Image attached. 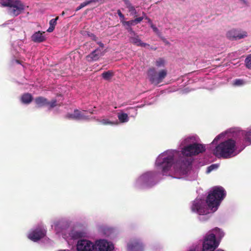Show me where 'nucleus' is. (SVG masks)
I'll use <instances>...</instances> for the list:
<instances>
[{"label":"nucleus","mask_w":251,"mask_h":251,"mask_svg":"<svg viewBox=\"0 0 251 251\" xmlns=\"http://www.w3.org/2000/svg\"><path fill=\"white\" fill-rule=\"evenodd\" d=\"M178 150H168L156 158L155 165L163 175L175 178L197 179L198 173L192 169L193 157L205 152L206 146L196 134L183 136L179 141Z\"/></svg>","instance_id":"nucleus-1"},{"label":"nucleus","mask_w":251,"mask_h":251,"mask_svg":"<svg viewBox=\"0 0 251 251\" xmlns=\"http://www.w3.org/2000/svg\"><path fill=\"white\" fill-rule=\"evenodd\" d=\"M228 133H231V135H228L227 139L220 143L213 150V154L218 158H230L236 156L243 150L235 132L231 129L219 134L214 138L212 143L216 144Z\"/></svg>","instance_id":"nucleus-2"},{"label":"nucleus","mask_w":251,"mask_h":251,"mask_svg":"<svg viewBox=\"0 0 251 251\" xmlns=\"http://www.w3.org/2000/svg\"><path fill=\"white\" fill-rule=\"evenodd\" d=\"M155 167L157 171H146L137 177L133 183L134 187L137 189H149L158 184L161 180L160 176L163 175L161 171Z\"/></svg>","instance_id":"nucleus-3"},{"label":"nucleus","mask_w":251,"mask_h":251,"mask_svg":"<svg viewBox=\"0 0 251 251\" xmlns=\"http://www.w3.org/2000/svg\"><path fill=\"white\" fill-rule=\"evenodd\" d=\"M226 194L225 189L220 186H214L210 190L206 198V202L212 212L217 210Z\"/></svg>","instance_id":"nucleus-4"},{"label":"nucleus","mask_w":251,"mask_h":251,"mask_svg":"<svg viewBox=\"0 0 251 251\" xmlns=\"http://www.w3.org/2000/svg\"><path fill=\"white\" fill-rule=\"evenodd\" d=\"M190 207L192 212L199 215L198 219L201 222L207 221L214 212L210 209L204 198L198 197L192 202Z\"/></svg>","instance_id":"nucleus-5"},{"label":"nucleus","mask_w":251,"mask_h":251,"mask_svg":"<svg viewBox=\"0 0 251 251\" xmlns=\"http://www.w3.org/2000/svg\"><path fill=\"white\" fill-rule=\"evenodd\" d=\"M0 4L3 7H7L8 13L13 17L19 15L25 10V5L20 0H3Z\"/></svg>","instance_id":"nucleus-6"},{"label":"nucleus","mask_w":251,"mask_h":251,"mask_svg":"<svg viewBox=\"0 0 251 251\" xmlns=\"http://www.w3.org/2000/svg\"><path fill=\"white\" fill-rule=\"evenodd\" d=\"M224 236V233L221 229L215 227L208 231V244L212 249L210 251H224L221 249L215 251L219 245L220 240Z\"/></svg>","instance_id":"nucleus-7"},{"label":"nucleus","mask_w":251,"mask_h":251,"mask_svg":"<svg viewBox=\"0 0 251 251\" xmlns=\"http://www.w3.org/2000/svg\"><path fill=\"white\" fill-rule=\"evenodd\" d=\"M147 74L151 83L156 86L161 83L166 77L167 71L165 69H163L157 72L154 67H151L148 70Z\"/></svg>","instance_id":"nucleus-8"},{"label":"nucleus","mask_w":251,"mask_h":251,"mask_svg":"<svg viewBox=\"0 0 251 251\" xmlns=\"http://www.w3.org/2000/svg\"><path fill=\"white\" fill-rule=\"evenodd\" d=\"M87 232L83 229H78L76 228H72L68 230L63 239L69 244L75 240H80L81 238L86 237Z\"/></svg>","instance_id":"nucleus-9"},{"label":"nucleus","mask_w":251,"mask_h":251,"mask_svg":"<svg viewBox=\"0 0 251 251\" xmlns=\"http://www.w3.org/2000/svg\"><path fill=\"white\" fill-rule=\"evenodd\" d=\"M69 226V221L64 218L55 221L52 225V227H54L56 234L59 237H62L63 238L64 235L68 231Z\"/></svg>","instance_id":"nucleus-10"},{"label":"nucleus","mask_w":251,"mask_h":251,"mask_svg":"<svg viewBox=\"0 0 251 251\" xmlns=\"http://www.w3.org/2000/svg\"><path fill=\"white\" fill-rule=\"evenodd\" d=\"M47 233V230L42 225H38L33 227L28 234V238L31 241L36 242L44 238Z\"/></svg>","instance_id":"nucleus-11"},{"label":"nucleus","mask_w":251,"mask_h":251,"mask_svg":"<svg viewBox=\"0 0 251 251\" xmlns=\"http://www.w3.org/2000/svg\"><path fill=\"white\" fill-rule=\"evenodd\" d=\"M113 243L106 239L101 238L95 241V251H114Z\"/></svg>","instance_id":"nucleus-12"},{"label":"nucleus","mask_w":251,"mask_h":251,"mask_svg":"<svg viewBox=\"0 0 251 251\" xmlns=\"http://www.w3.org/2000/svg\"><path fill=\"white\" fill-rule=\"evenodd\" d=\"M235 134L240 141V145L244 150L246 146L251 145V128L246 130H241Z\"/></svg>","instance_id":"nucleus-13"},{"label":"nucleus","mask_w":251,"mask_h":251,"mask_svg":"<svg viewBox=\"0 0 251 251\" xmlns=\"http://www.w3.org/2000/svg\"><path fill=\"white\" fill-rule=\"evenodd\" d=\"M75 251H95V241L80 239L77 241Z\"/></svg>","instance_id":"nucleus-14"},{"label":"nucleus","mask_w":251,"mask_h":251,"mask_svg":"<svg viewBox=\"0 0 251 251\" xmlns=\"http://www.w3.org/2000/svg\"><path fill=\"white\" fill-rule=\"evenodd\" d=\"M208 231L203 237L202 248L200 244L195 243L189 247L187 251H210L212 248L208 244Z\"/></svg>","instance_id":"nucleus-15"},{"label":"nucleus","mask_w":251,"mask_h":251,"mask_svg":"<svg viewBox=\"0 0 251 251\" xmlns=\"http://www.w3.org/2000/svg\"><path fill=\"white\" fill-rule=\"evenodd\" d=\"M145 246L140 238H131L127 244V251H144Z\"/></svg>","instance_id":"nucleus-16"},{"label":"nucleus","mask_w":251,"mask_h":251,"mask_svg":"<svg viewBox=\"0 0 251 251\" xmlns=\"http://www.w3.org/2000/svg\"><path fill=\"white\" fill-rule=\"evenodd\" d=\"M66 118L69 119L75 120H85L88 119V116H86L83 111L78 109H75L73 113H68L66 114Z\"/></svg>","instance_id":"nucleus-17"},{"label":"nucleus","mask_w":251,"mask_h":251,"mask_svg":"<svg viewBox=\"0 0 251 251\" xmlns=\"http://www.w3.org/2000/svg\"><path fill=\"white\" fill-rule=\"evenodd\" d=\"M247 36V33L246 31L236 29H232L227 33V36L229 38L235 40H239Z\"/></svg>","instance_id":"nucleus-18"},{"label":"nucleus","mask_w":251,"mask_h":251,"mask_svg":"<svg viewBox=\"0 0 251 251\" xmlns=\"http://www.w3.org/2000/svg\"><path fill=\"white\" fill-rule=\"evenodd\" d=\"M103 54L104 50H102L101 49H96L87 56V59L89 61H97Z\"/></svg>","instance_id":"nucleus-19"},{"label":"nucleus","mask_w":251,"mask_h":251,"mask_svg":"<svg viewBox=\"0 0 251 251\" xmlns=\"http://www.w3.org/2000/svg\"><path fill=\"white\" fill-rule=\"evenodd\" d=\"M98 121L103 125L117 126L119 125V122L116 119L112 120V116L102 117L100 119L98 120Z\"/></svg>","instance_id":"nucleus-20"},{"label":"nucleus","mask_w":251,"mask_h":251,"mask_svg":"<svg viewBox=\"0 0 251 251\" xmlns=\"http://www.w3.org/2000/svg\"><path fill=\"white\" fill-rule=\"evenodd\" d=\"M31 40L34 43H41L45 41L46 37L44 32L40 31L34 32L31 37Z\"/></svg>","instance_id":"nucleus-21"},{"label":"nucleus","mask_w":251,"mask_h":251,"mask_svg":"<svg viewBox=\"0 0 251 251\" xmlns=\"http://www.w3.org/2000/svg\"><path fill=\"white\" fill-rule=\"evenodd\" d=\"M119 124H125L129 121V117L127 113H125L123 110H120L117 114Z\"/></svg>","instance_id":"nucleus-22"},{"label":"nucleus","mask_w":251,"mask_h":251,"mask_svg":"<svg viewBox=\"0 0 251 251\" xmlns=\"http://www.w3.org/2000/svg\"><path fill=\"white\" fill-rule=\"evenodd\" d=\"M129 41L137 46L146 47L149 46L148 44L143 42L137 34L135 35L131 36L129 37Z\"/></svg>","instance_id":"nucleus-23"},{"label":"nucleus","mask_w":251,"mask_h":251,"mask_svg":"<svg viewBox=\"0 0 251 251\" xmlns=\"http://www.w3.org/2000/svg\"><path fill=\"white\" fill-rule=\"evenodd\" d=\"M144 105H138L134 107H127L126 109L129 117L135 118L137 115V109L143 107Z\"/></svg>","instance_id":"nucleus-24"},{"label":"nucleus","mask_w":251,"mask_h":251,"mask_svg":"<svg viewBox=\"0 0 251 251\" xmlns=\"http://www.w3.org/2000/svg\"><path fill=\"white\" fill-rule=\"evenodd\" d=\"M126 5V8L128 9L130 14L132 16H136L137 12L135 9L134 6H133L129 0H123Z\"/></svg>","instance_id":"nucleus-25"},{"label":"nucleus","mask_w":251,"mask_h":251,"mask_svg":"<svg viewBox=\"0 0 251 251\" xmlns=\"http://www.w3.org/2000/svg\"><path fill=\"white\" fill-rule=\"evenodd\" d=\"M33 97L29 93H25L21 97V101L25 104H29L32 100Z\"/></svg>","instance_id":"nucleus-26"},{"label":"nucleus","mask_w":251,"mask_h":251,"mask_svg":"<svg viewBox=\"0 0 251 251\" xmlns=\"http://www.w3.org/2000/svg\"><path fill=\"white\" fill-rule=\"evenodd\" d=\"M35 102L39 107L47 106L48 100L45 98L43 97H39L35 99Z\"/></svg>","instance_id":"nucleus-27"},{"label":"nucleus","mask_w":251,"mask_h":251,"mask_svg":"<svg viewBox=\"0 0 251 251\" xmlns=\"http://www.w3.org/2000/svg\"><path fill=\"white\" fill-rule=\"evenodd\" d=\"M247 83V81L241 78L235 79L232 82V85L234 87H242L245 85Z\"/></svg>","instance_id":"nucleus-28"},{"label":"nucleus","mask_w":251,"mask_h":251,"mask_svg":"<svg viewBox=\"0 0 251 251\" xmlns=\"http://www.w3.org/2000/svg\"><path fill=\"white\" fill-rule=\"evenodd\" d=\"M99 0H88L85 1H84L83 2L80 3L79 6H78L76 9V11H78L80 10L81 8L84 7L85 6L92 3L93 2H96L98 1Z\"/></svg>","instance_id":"nucleus-29"},{"label":"nucleus","mask_w":251,"mask_h":251,"mask_svg":"<svg viewBox=\"0 0 251 251\" xmlns=\"http://www.w3.org/2000/svg\"><path fill=\"white\" fill-rule=\"evenodd\" d=\"M22 41L18 40L12 44V47L16 51L19 52L21 51L20 46H22Z\"/></svg>","instance_id":"nucleus-30"},{"label":"nucleus","mask_w":251,"mask_h":251,"mask_svg":"<svg viewBox=\"0 0 251 251\" xmlns=\"http://www.w3.org/2000/svg\"><path fill=\"white\" fill-rule=\"evenodd\" d=\"M101 75L104 79L106 80H108L111 78V77L113 75V73L111 71H108L106 72H104Z\"/></svg>","instance_id":"nucleus-31"},{"label":"nucleus","mask_w":251,"mask_h":251,"mask_svg":"<svg viewBox=\"0 0 251 251\" xmlns=\"http://www.w3.org/2000/svg\"><path fill=\"white\" fill-rule=\"evenodd\" d=\"M165 65V60L162 58H159L155 61V65L158 68L164 67Z\"/></svg>","instance_id":"nucleus-32"},{"label":"nucleus","mask_w":251,"mask_h":251,"mask_svg":"<svg viewBox=\"0 0 251 251\" xmlns=\"http://www.w3.org/2000/svg\"><path fill=\"white\" fill-rule=\"evenodd\" d=\"M219 167L218 164H213L207 168L206 173L209 174L213 171L217 170Z\"/></svg>","instance_id":"nucleus-33"},{"label":"nucleus","mask_w":251,"mask_h":251,"mask_svg":"<svg viewBox=\"0 0 251 251\" xmlns=\"http://www.w3.org/2000/svg\"><path fill=\"white\" fill-rule=\"evenodd\" d=\"M121 22H122L123 25L125 26L126 27H131V26L136 25L134 20L128 21H121Z\"/></svg>","instance_id":"nucleus-34"},{"label":"nucleus","mask_w":251,"mask_h":251,"mask_svg":"<svg viewBox=\"0 0 251 251\" xmlns=\"http://www.w3.org/2000/svg\"><path fill=\"white\" fill-rule=\"evenodd\" d=\"M246 66L249 69H251V54L248 55L245 61Z\"/></svg>","instance_id":"nucleus-35"},{"label":"nucleus","mask_w":251,"mask_h":251,"mask_svg":"<svg viewBox=\"0 0 251 251\" xmlns=\"http://www.w3.org/2000/svg\"><path fill=\"white\" fill-rule=\"evenodd\" d=\"M56 105V100H52L51 101H48L47 106L50 108H53Z\"/></svg>","instance_id":"nucleus-36"},{"label":"nucleus","mask_w":251,"mask_h":251,"mask_svg":"<svg viewBox=\"0 0 251 251\" xmlns=\"http://www.w3.org/2000/svg\"><path fill=\"white\" fill-rule=\"evenodd\" d=\"M153 31L158 35H160V32L158 30V29L152 24L151 23V25H150Z\"/></svg>","instance_id":"nucleus-37"},{"label":"nucleus","mask_w":251,"mask_h":251,"mask_svg":"<svg viewBox=\"0 0 251 251\" xmlns=\"http://www.w3.org/2000/svg\"><path fill=\"white\" fill-rule=\"evenodd\" d=\"M58 17H56L55 18H54V19H52L51 20H50V26H53L54 27H55V25H56V22H57V20H58Z\"/></svg>","instance_id":"nucleus-38"},{"label":"nucleus","mask_w":251,"mask_h":251,"mask_svg":"<svg viewBox=\"0 0 251 251\" xmlns=\"http://www.w3.org/2000/svg\"><path fill=\"white\" fill-rule=\"evenodd\" d=\"M126 28L128 31V32L131 35V36H134L136 34V33L133 30L131 27H126Z\"/></svg>","instance_id":"nucleus-39"},{"label":"nucleus","mask_w":251,"mask_h":251,"mask_svg":"<svg viewBox=\"0 0 251 251\" xmlns=\"http://www.w3.org/2000/svg\"><path fill=\"white\" fill-rule=\"evenodd\" d=\"M144 18V17L142 16L134 19L135 24L136 25L137 24L140 23Z\"/></svg>","instance_id":"nucleus-40"},{"label":"nucleus","mask_w":251,"mask_h":251,"mask_svg":"<svg viewBox=\"0 0 251 251\" xmlns=\"http://www.w3.org/2000/svg\"><path fill=\"white\" fill-rule=\"evenodd\" d=\"M117 14L118 15V16H119L120 18L122 20H124L125 19V16L124 15L122 14V13L121 12V11H120V10H118L117 11Z\"/></svg>","instance_id":"nucleus-41"},{"label":"nucleus","mask_w":251,"mask_h":251,"mask_svg":"<svg viewBox=\"0 0 251 251\" xmlns=\"http://www.w3.org/2000/svg\"><path fill=\"white\" fill-rule=\"evenodd\" d=\"M88 35L93 40L96 41L97 37L93 33H89Z\"/></svg>","instance_id":"nucleus-42"},{"label":"nucleus","mask_w":251,"mask_h":251,"mask_svg":"<svg viewBox=\"0 0 251 251\" xmlns=\"http://www.w3.org/2000/svg\"><path fill=\"white\" fill-rule=\"evenodd\" d=\"M97 44L100 46V48H99L98 49H101V50H103L104 44L101 42H98Z\"/></svg>","instance_id":"nucleus-43"},{"label":"nucleus","mask_w":251,"mask_h":251,"mask_svg":"<svg viewBox=\"0 0 251 251\" xmlns=\"http://www.w3.org/2000/svg\"><path fill=\"white\" fill-rule=\"evenodd\" d=\"M241 3L244 5H248V1L246 0H239Z\"/></svg>","instance_id":"nucleus-44"},{"label":"nucleus","mask_w":251,"mask_h":251,"mask_svg":"<svg viewBox=\"0 0 251 251\" xmlns=\"http://www.w3.org/2000/svg\"><path fill=\"white\" fill-rule=\"evenodd\" d=\"M54 27H54L53 26L50 25L49 28L47 29V31L49 32H51L53 31V30L54 29Z\"/></svg>","instance_id":"nucleus-45"},{"label":"nucleus","mask_w":251,"mask_h":251,"mask_svg":"<svg viewBox=\"0 0 251 251\" xmlns=\"http://www.w3.org/2000/svg\"><path fill=\"white\" fill-rule=\"evenodd\" d=\"M12 64H14V63H17V64H20V62L19 60L18 59H13L12 61Z\"/></svg>","instance_id":"nucleus-46"},{"label":"nucleus","mask_w":251,"mask_h":251,"mask_svg":"<svg viewBox=\"0 0 251 251\" xmlns=\"http://www.w3.org/2000/svg\"><path fill=\"white\" fill-rule=\"evenodd\" d=\"M145 19L148 21V22L150 24V25H151V23H152L151 20L148 17H146Z\"/></svg>","instance_id":"nucleus-47"},{"label":"nucleus","mask_w":251,"mask_h":251,"mask_svg":"<svg viewBox=\"0 0 251 251\" xmlns=\"http://www.w3.org/2000/svg\"><path fill=\"white\" fill-rule=\"evenodd\" d=\"M13 20H9V21H7V23L3 24V25H8L10 23H13Z\"/></svg>","instance_id":"nucleus-48"},{"label":"nucleus","mask_w":251,"mask_h":251,"mask_svg":"<svg viewBox=\"0 0 251 251\" xmlns=\"http://www.w3.org/2000/svg\"><path fill=\"white\" fill-rule=\"evenodd\" d=\"M87 111H88L89 113H91V114H93V113H94L93 111L91 110L90 109H89Z\"/></svg>","instance_id":"nucleus-49"},{"label":"nucleus","mask_w":251,"mask_h":251,"mask_svg":"<svg viewBox=\"0 0 251 251\" xmlns=\"http://www.w3.org/2000/svg\"><path fill=\"white\" fill-rule=\"evenodd\" d=\"M58 251H70L69 250H60Z\"/></svg>","instance_id":"nucleus-50"},{"label":"nucleus","mask_w":251,"mask_h":251,"mask_svg":"<svg viewBox=\"0 0 251 251\" xmlns=\"http://www.w3.org/2000/svg\"><path fill=\"white\" fill-rule=\"evenodd\" d=\"M143 15H145V14L144 13H143Z\"/></svg>","instance_id":"nucleus-51"}]
</instances>
